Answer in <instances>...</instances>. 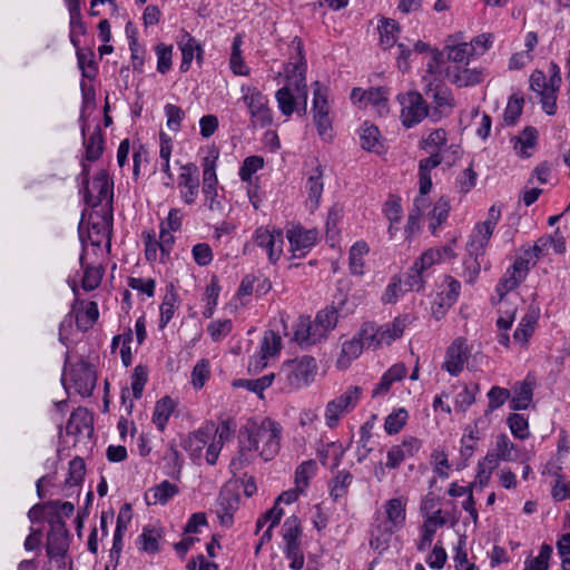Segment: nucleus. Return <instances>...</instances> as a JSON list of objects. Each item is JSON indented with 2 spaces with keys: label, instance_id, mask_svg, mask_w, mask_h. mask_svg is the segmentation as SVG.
<instances>
[{
  "label": "nucleus",
  "instance_id": "nucleus-13",
  "mask_svg": "<svg viewBox=\"0 0 570 570\" xmlns=\"http://www.w3.org/2000/svg\"><path fill=\"white\" fill-rule=\"evenodd\" d=\"M83 195V202L92 210L98 207L107 208L110 204L112 206L114 199V180L109 177L107 170L101 169L94 177L91 186L88 185L87 189H80Z\"/></svg>",
  "mask_w": 570,
  "mask_h": 570
},
{
  "label": "nucleus",
  "instance_id": "nucleus-57",
  "mask_svg": "<svg viewBox=\"0 0 570 570\" xmlns=\"http://www.w3.org/2000/svg\"><path fill=\"white\" fill-rule=\"evenodd\" d=\"M219 158V149L216 145L208 146L206 148V155L202 159L203 168V184L205 183H218L216 167Z\"/></svg>",
  "mask_w": 570,
  "mask_h": 570
},
{
  "label": "nucleus",
  "instance_id": "nucleus-8",
  "mask_svg": "<svg viewBox=\"0 0 570 570\" xmlns=\"http://www.w3.org/2000/svg\"><path fill=\"white\" fill-rule=\"evenodd\" d=\"M114 226V207L94 209L87 220V238L91 246L100 248L106 243L108 250L111 248V235Z\"/></svg>",
  "mask_w": 570,
  "mask_h": 570
},
{
  "label": "nucleus",
  "instance_id": "nucleus-62",
  "mask_svg": "<svg viewBox=\"0 0 570 570\" xmlns=\"http://www.w3.org/2000/svg\"><path fill=\"white\" fill-rule=\"evenodd\" d=\"M389 95L387 87H372L368 89L366 107L372 106L380 116L389 114Z\"/></svg>",
  "mask_w": 570,
  "mask_h": 570
},
{
  "label": "nucleus",
  "instance_id": "nucleus-9",
  "mask_svg": "<svg viewBox=\"0 0 570 570\" xmlns=\"http://www.w3.org/2000/svg\"><path fill=\"white\" fill-rule=\"evenodd\" d=\"M242 100L248 109L250 121L255 127L265 128L273 124V110L268 98L257 87L242 85Z\"/></svg>",
  "mask_w": 570,
  "mask_h": 570
},
{
  "label": "nucleus",
  "instance_id": "nucleus-25",
  "mask_svg": "<svg viewBox=\"0 0 570 570\" xmlns=\"http://www.w3.org/2000/svg\"><path fill=\"white\" fill-rule=\"evenodd\" d=\"M489 463L499 466L500 462H511L518 459V449L505 433L494 438L491 449L484 456Z\"/></svg>",
  "mask_w": 570,
  "mask_h": 570
},
{
  "label": "nucleus",
  "instance_id": "nucleus-54",
  "mask_svg": "<svg viewBox=\"0 0 570 570\" xmlns=\"http://www.w3.org/2000/svg\"><path fill=\"white\" fill-rule=\"evenodd\" d=\"M171 153H173V139L168 134L160 130V132H159V157L161 160L160 170L168 178V181L164 183V185H166V186H168L174 179V175L170 169Z\"/></svg>",
  "mask_w": 570,
  "mask_h": 570
},
{
  "label": "nucleus",
  "instance_id": "nucleus-30",
  "mask_svg": "<svg viewBox=\"0 0 570 570\" xmlns=\"http://www.w3.org/2000/svg\"><path fill=\"white\" fill-rule=\"evenodd\" d=\"M79 236H80V239H81V243H82V250H81V254L79 256V262H80V265H81V267L83 269V275H82V278H81V287L86 292H91V291H95L96 288H98L99 285L101 284L105 269H104V267L101 265H91V264H86L85 263L86 245H85V239H83L81 226L79 227Z\"/></svg>",
  "mask_w": 570,
  "mask_h": 570
},
{
  "label": "nucleus",
  "instance_id": "nucleus-63",
  "mask_svg": "<svg viewBox=\"0 0 570 570\" xmlns=\"http://www.w3.org/2000/svg\"><path fill=\"white\" fill-rule=\"evenodd\" d=\"M451 210L450 200L446 197H441L435 202L432 212L430 213V229L435 234L438 228H441L446 223Z\"/></svg>",
  "mask_w": 570,
  "mask_h": 570
},
{
  "label": "nucleus",
  "instance_id": "nucleus-51",
  "mask_svg": "<svg viewBox=\"0 0 570 570\" xmlns=\"http://www.w3.org/2000/svg\"><path fill=\"white\" fill-rule=\"evenodd\" d=\"M73 48L76 49L77 63L81 71V76L90 80L95 79L98 73V65L94 59L95 53L92 49H82L80 48V45Z\"/></svg>",
  "mask_w": 570,
  "mask_h": 570
},
{
  "label": "nucleus",
  "instance_id": "nucleus-27",
  "mask_svg": "<svg viewBox=\"0 0 570 570\" xmlns=\"http://www.w3.org/2000/svg\"><path fill=\"white\" fill-rule=\"evenodd\" d=\"M66 433L78 440L80 438H89L94 433V417L91 413L82 406L72 411L67 424Z\"/></svg>",
  "mask_w": 570,
  "mask_h": 570
},
{
  "label": "nucleus",
  "instance_id": "nucleus-21",
  "mask_svg": "<svg viewBox=\"0 0 570 570\" xmlns=\"http://www.w3.org/2000/svg\"><path fill=\"white\" fill-rule=\"evenodd\" d=\"M529 82L531 90L537 92L540 97L542 110L549 116L556 115L557 94L559 90H553L551 92L550 80L547 79L546 73L539 69L534 70L530 75Z\"/></svg>",
  "mask_w": 570,
  "mask_h": 570
},
{
  "label": "nucleus",
  "instance_id": "nucleus-60",
  "mask_svg": "<svg viewBox=\"0 0 570 570\" xmlns=\"http://www.w3.org/2000/svg\"><path fill=\"white\" fill-rule=\"evenodd\" d=\"M274 380L275 374L271 373L254 380L239 379L234 381L233 385L235 387L246 389L247 391L258 395L259 399H264V391L273 384Z\"/></svg>",
  "mask_w": 570,
  "mask_h": 570
},
{
  "label": "nucleus",
  "instance_id": "nucleus-14",
  "mask_svg": "<svg viewBox=\"0 0 570 570\" xmlns=\"http://www.w3.org/2000/svg\"><path fill=\"white\" fill-rule=\"evenodd\" d=\"M401 109V121L405 128H412L428 116V105L417 91L401 92L396 96Z\"/></svg>",
  "mask_w": 570,
  "mask_h": 570
},
{
  "label": "nucleus",
  "instance_id": "nucleus-37",
  "mask_svg": "<svg viewBox=\"0 0 570 570\" xmlns=\"http://www.w3.org/2000/svg\"><path fill=\"white\" fill-rule=\"evenodd\" d=\"M428 252H423L417 259L413 263L410 269L402 275L403 285L409 292L420 291L424 285V272L428 268L425 263Z\"/></svg>",
  "mask_w": 570,
  "mask_h": 570
},
{
  "label": "nucleus",
  "instance_id": "nucleus-19",
  "mask_svg": "<svg viewBox=\"0 0 570 570\" xmlns=\"http://www.w3.org/2000/svg\"><path fill=\"white\" fill-rule=\"evenodd\" d=\"M430 91L433 92L430 101V121L438 122L453 112L455 99L452 90L445 85L430 87Z\"/></svg>",
  "mask_w": 570,
  "mask_h": 570
},
{
  "label": "nucleus",
  "instance_id": "nucleus-18",
  "mask_svg": "<svg viewBox=\"0 0 570 570\" xmlns=\"http://www.w3.org/2000/svg\"><path fill=\"white\" fill-rule=\"evenodd\" d=\"M471 355L465 337H456L450 346L446 348L445 358L442 364V368L452 376H458L464 368Z\"/></svg>",
  "mask_w": 570,
  "mask_h": 570
},
{
  "label": "nucleus",
  "instance_id": "nucleus-56",
  "mask_svg": "<svg viewBox=\"0 0 570 570\" xmlns=\"http://www.w3.org/2000/svg\"><path fill=\"white\" fill-rule=\"evenodd\" d=\"M384 513H381L386 522L401 529L405 522V504L401 498H393L385 502Z\"/></svg>",
  "mask_w": 570,
  "mask_h": 570
},
{
  "label": "nucleus",
  "instance_id": "nucleus-32",
  "mask_svg": "<svg viewBox=\"0 0 570 570\" xmlns=\"http://www.w3.org/2000/svg\"><path fill=\"white\" fill-rule=\"evenodd\" d=\"M366 350L363 340L358 337V332L353 335L352 338L345 340L341 346V354L336 361V367L340 370H346L350 367L353 361L357 360L363 351Z\"/></svg>",
  "mask_w": 570,
  "mask_h": 570
},
{
  "label": "nucleus",
  "instance_id": "nucleus-38",
  "mask_svg": "<svg viewBox=\"0 0 570 570\" xmlns=\"http://www.w3.org/2000/svg\"><path fill=\"white\" fill-rule=\"evenodd\" d=\"M538 141V130L532 127H525L522 132L511 138L515 154L522 158L532 156Z\"/></svg>",
  "mask_w": 570,
  "mask_h": 570
},
{
  "label": "nucleus",
  "instance_id": "nucleus-50",
  "mask_svg": "<svg viewBox=\"0 0 570 570\" xmlns=\"http://www.w3.org/2000/svg\"><path fill=\"white\" fill-rule=\"evenodd\" d=\"M218 183H205L202 186L205 205L208 210L225 216V196L218 194Z\"/></svg>",
  "mask_w": 570,
  "mask_h": 570
},
{
  "label": "nucleus",
  "instance_id": "nucleus-12",
  "mask_svg": "<svg viewBox=\"0 0 570 570\" xmlns=\"http://www.w3.org/2000/svg\"><path fill=\"white\" fill-rule=\"evenodd\" d=\"M50 530L47 535V556L56 562L58 570L66 569V557L69 549V531L65 521L55 518L49 522Z\"/></svg>",
  "mask_w": 570,
  "mask_h": 570
},
{
  "label": "nucleus",
  "instance_id": "nucleus-39",
  "mask_svg": "<svg viewBox=\"0 0 570 570\" xmlns=\"http://www.w3.org/2000/svg\"><path fill=\"white\" fill-rule=\"evenodd\" d=\"M244 45V35L236 33L232 41V51L229 57V68L235 76H249L250 68L243 58L242 46Z\"/></svg>",
  "mask_w": 570,
  "mask_h": 570
},
{
  "label": "nucleus",
  "instance_id": "nucleus-36",
  "mask_svg": "<svg viewBox=\"0 0 570 570\" xmlns=\"http://www.w3.org/2000/svg\"><path fill=\"white\" fill-rule=\"evenodd\" d=\"M81 134L83 137V148H85V160L89 163L97 161L105 149V139L104 132L99 126H96L94 131L86 137L85 126L81 128Z\"/></svg>",
  "mask_w": 570,
  "mask_h": 570
},
{
  "label": "nucleus",
  "instance_id": "nucleus-46",
  "mask_svg": "<svg viewBox=\"0 0 570 570\" xmlns=\"http://www.w3.org/2000/svg\"><path fill=\"white\" fill-rule=\"evenodd\" d=\"M513 395L510 396V409L513 411L527 410L533 399V385L531 382L523 381L514 384Z\"/></svg>",
  "mask_w": 570,
  "mask_h": 570
},
{
  "label": "nucleus",
  "instance_id": "nucleus-35",
  "mask_svg": "<svg viewBox=\"0 0 570 570\" xmlns=\"http://www.w3.org/2000/svg\"><path fill=\"white\" fill-rule=\"evenodd\" d=\"M353 480L354 476L350 471L344 469L337 471V473L327 483L330 498L335 503H341L343 500H346Z\"/></svg>",
  "mask_w": 570,
  "mask_h": 570
},
{
  "label": "nucleus",
  "instance_id": "nucleus-6",
  "mask_svg": "<svg viewBox=\"0 0 570 570\" xmlns=\"http://www.w3.org/2000/svg\"><path fill=\"white\" fill-rule=\"evenodd\" d=\"M419 195L413 200L404 228L405 240L409 243H412L422 233L421 218L428 207V157L420 159L419 163Z\"/></svg>",
  "mask_w": 570,
  "mask_h": 570
},
{
  "label": "nucleus",
  "instance_id": "nucleus-22",
  "mask_svg": "<svg viewBox=\"0 0 570 570\" xmlns=\"http://www.w3.org/2000/svg\"><path fill=\"white\" fill-rule=\"evenodd\" d=\"M178 188L181 200L186 205H194L199 193V170L194 163H187L180 168Z\"/></svg>",
  "mask_w": 570,
  "mask_h": 570
},
{
  "label": "nucleus",
  "instance_id": "nucleus-55",
  "mask_svg": "<svg viewBox=\"0 0 570 570\" xmlns=\"http://www.w3.org/2000/svg\"><path fill=\"white\" fill-rule=\"evenodd\" d=\"M76 327L79 332H87L94 327L99 318V307L98 303L95 301H90L86 305L85 311H76Z\"/></svg>",
  "mask_w": 570,
  "mask_h": 570
},
{
  "label": "nucleus",
  "instance_id": "nucleus-45",
  "mask_svg": "<svg viewBox=\"0 0 570 570\" xmlns=\"http://www.w3.org/2000/svg\"><path fill=\"white\" fill-rule=\"evenodd\" d=\"M539 314L535 311L527 312L520 320L514 333L513 340L521 346H527L530 337L534 333Z\"/></svg>",
  "mask_w": 570,
  "mask_h": 570
},
{
  "label": "nucleus",
  "instance_id": "nucleus-4",
  "mask_svg": "<svg viewBox=\"0 0 570 570\" xmlns=\"http://www.w3.org/2000/svg\"><path fill=\"white\" fill-rule=\"evenodd\" d=\"M316 373V360L311 355H303L285 361L282 364L277 377L279 381L285 382V387L297 390L312 384Z\"/></svg>",
  "mask_w": 570,
  "mask_h": 570
},
{
  "label": "nucleus",
  "instance_id": "nucleus-41",
  "mask_svg": "<svg viewBox=\"0 0 570 570\" xmlns=\"http://www.w3.org/2000/svg\"><path fill=\"white\" fill-rule=\"evenodd\" d=\"M448 78L458 88L472 87L483 81L484 71L482 68H456Z\"/></svg>",
  "mask_w": 570,
  "mask_h": 570
},
{
  "label": "nucleus",
  "instance_id": "nucleus-28",
  "mask_svg": "<svg viewBox=\"0 0 570 570\" xmlns=\"http://www.w3.org/2000/svg\"><path fill=\"white\" fill-rule=\"evenodd\" d=\"M283 71L286 81L284 86L293 87L297 97H303V109L305 110L307 100V67L303 68V66L296 62L286 61L283 63Z\"/></svg>",
  "mask_w": 570,
  "mask_h": 570
},
{
  "label": "nucleus",
  "instance_id": "nucleus-11",
  "mask_svg": "<svg viewBox=\"0 0 570 570\" xmlns=\"http://www.w3.org/2000/svg\"><path fill=\"white\" fill-rule=\"evenodd\" d=\"M492 235L493 230L480 224L474 225L466 243L468 255L470 258H473L472 263L469 261H465L464 263L469 271V277L466 279L468 283H473L478 277L481 271V262L479 258L483 257Z\"/></svg>",
  "mask_w": 570,
  "mask_h": 570
},
{
  "label": "nucleus",
  "instance_id": "nucleus-64",
  "mask_svg": "<svg viewBox=\"0 0 570 570\" xmlns=\"http://www.w3.org/2000/svg\"><path fill=\"white\" fill-rule=\"evenodd\" d=\"M524 106V98L522 92H513L507 102L504 112H503V121L508 126H513L519 120L522 115Z\"/></svg>",
  "mask_w": 570,
  "mask_h": 570
},
{
  "label": "nucleus",
  "instance_id": "nucleus-44",
  "mask_svg": "<svg viewBox=\"0 0 570 570\" xmlns=\"http://www.w3.org/2000/svg\"><path fill=\"white\" fill-rule=\"evenodd\" d=\"M222 292V286L219 284V279L217 275H212L209 282L207 283L202 301L205 303V307L203 311V316L205 318H212L215 309L218 305L219 295Z\"/></svg>",
  "mask_w": 570,
  "mask_h": 570
},
{
  "label": "nucleus",
  "instance_id": "nucleus-29",
  "mask_svg": "<svg viewBox=\"0 0 570 570\" xmlns=\"http://www.w3.org/2000/svg\"><path fill=\"white\" fill-rule=\"evenodd\" d=\"M86 475V463L82 458L76 456L69 462L68 474L62 487L65 497H79Z\"/></svg>",
  "mask_w": 570,
  "mask_h": 570
},
{
  "label": "nucleus",
  "instance_id": "nucleus-34",
  "mask_svg": "<svg viewBox=\"0 0 570 570\" xmlns=\"http://www.w3.org/2000/svg\"><path fill=\"white\" fill-rule=\"evenodd\" d=\"M294 340L299 344H315L323 338V333H320L315 323L309 316L302 315L293 326Z\"/></svg>",
  "mask_w": 570,
  "mask_h": 570
},
{
  "label": "nucleus",
  "instance_id": "nucleus-53",
  "mask_svg": "<svg viewBox=\"0 0 570 570\" xmlns=\"http://www.w3.org/2000/svg\"><path fill=\"white\" fill-rule=\"evenodd\" d=\"M375 419V416H373ZM374 420H367L360 428V440L356 446V459L357 462H363L368 454L373 451L372 438H373Z\"/></svg>",
  "mask_w": 570,
  "mask_h": 570
},
{
  "label": "nucleus",
  "instance_id": "nucleus-40",
  "mask_svg": "<svg viewBox=\"0 0 570 570\" xmlns=\"http://www.w3.org/2000/svg\"><path fill=\"white\" fill-rule=\"evenodd\" d=\"M179 305V295L174 286V284H169L166 286V294L163 298V302L159 307L160 318L159 325L161 328L166 327L169 322L174 318L176 308Z\"/></svg>",
  "mask_w": 570,
  "mask_h": 570
},
{
  "label": "nucleus",
  "instance_id": "nucleus-23",
  "mask_svg": "<svg viewBox=\"0 0 570 570\" xmlns=\"http://www.w3.org/2000/svg\"><path fill=\"white\" fill-rule=\"evenodd\" d=\"M282 348V337L281 335L273 331L268 330L264 332L263 338L259 343V355L252 356L248 363V368H254L255 371L263 368L266 366V361L269 357L277 355Z\"/></svg>",
  "mask_w": 570,
  "mask_h": 570
},
{
  "label": "nucleus",
  "instance_id": "nucleus-20",
  "mask_svg": "<svg viewBox=\"0 0 570 570\" xmlns=\"http://www.w3.org/2000/svg\"><path fill=\"white\" fill-rule=\"evenodd\" d=\"M318 233L316 229H306L301 225H294L286 230L291 252L294 257H305L317 242Z\"/></svg>",
  "mask_w": 570,
  "mask_h": 570
},
{
  "label": "nucleus",
  "instance_id": "nucleus-16",
  "mask_svg": "<svg viewBox=\"0 0 570 570\" xmlns=\"http://www.w3.org/2000/svg\"><path fill=\"white\" fill-rule=\"evenodd\" d=\"M315 166L304 173V190L306 193V205L311 212L316 210L321 205L324 191V168L317 158Z\"/></svg>",
  "mask_w": 570,
  "mask_h": 570
},
{
  "label": "nucleus",
  "instance_id": "nucleus-42",
  "mask_svg": "<svg viewBox=\"0 0 570 570\" xmlns=\"http://www.w3.org/2000/svg\"><path fill=\"white\" fill-rule=\"evenodd\" d=\"M163 538V530L160 528L146 525L142 528L141 533L137 537V544L139 550L156 554L160 551L159 541Z\"/></svg>",
  "mask_w": 570,
  "mask_h": 570
},
{
  "label": "nucleus",
  "instance_id": "nucleus-43",
  "mask_svg": "<svg viewBox=\"0 0 570 570\" xmlns=\"http://www.w3.org/2000/svg\"><path fill=\"white\" fill-rule=\"evenodd\" d=\"M178 48L181 52V61L179 66L180 72H187L190 69L195 58V52L199 49V42L186 30L181 31V39L178 41Z\"/></svg>",
  "mask_w": 570,
  "mask_h": 570
},
{
  "label": "nucleus",
  "instance_id": "nucleus-49",
  "mask_svg": "<svg viewBox=\"0 0 570 570\" xmlns=\"http://www.w3.org/2000/svg\"><path fill=\"white\" fill-rule=\"evenodd\" d=\"M358 135L361 147L364 150L380 153L379 149L382 147L381 132L375 125L364 121L360 127Z\"/></svg>",
  "mask_w": 570,
  "mask_h": 570
},
{
  "label": "nucleus",
  "instance_id": "nucleus-61",
  "mask_svg": "<svg viewBox=\"0 0 570 570\" xmlns=\"http://www.w3.org/2000/svg\"><path fill=\"white\" fill-rule=\"evenodd\" d=\"M297 98V94L289 86H283L276 91L275 99L283 116L291 117L294 114Z\"/></svg>",
  "mask_w": 570,
  "mask_h": 570
},
{
  "label": "nucleus",
  "instance_id": "nucleus-47",
  "mask_svg": "<svg viewBox=\"0 0 570 570\" xmlns=\"http://www.w3.org/2000/svg\"><path fill=\"white\" fill-rule=\"evenodd\" d=\"M176 406L177 403L168 395L156 402L153 413V423L156 425L158 431L164 432L166 430L168 421Z\"/></svg>",
  "mask_w": 570,
  "mask_h": 570
},
{
  "label": "nucleus",
  "instance_id": "nucleus-7",
  "mask_svg": "<svg viewBox=\"0 0 570 570\" xmlns=\"http://www.w3.org/2000/svg\"><path fill=\"white\" fill-rule=\"evenodd\" d=\"M362 394V387L351 385L342 394L328 401L324 410L325 425L331 430L336 429L342 417L356 409L361 402Z\"/></svg>",
  "mask_w": 570,
  "mask_h": 570
},
{
  "label": "nucleus",
  "instance_id": "nucleus-17",
  "mask_svg": "<svg viewBox=\"0 0 570 570\" xmlns=\"http://www.w3.org/2000/svg\"><path fill=\"white\" fill-rule=\"evenodd\" d=\"M71 386L81 396H90L96 387L97 376L94 366L85 361L71 365L69 371Z\"/></svg>",
  "mask_w": 570,
  "mask_h": 570
},
{
  "label": "nucleus",
  "instance_id": "nucleus-48",
  "mask_svg": "<svg viewBox=\"0 0 570 570\" xmlns=\"http://www.w3.org/2000/svg\"><path fill=\"white\" fill-rule=\"evenodd\" d=\"M178 492L179 489L175 483L164 480L149 490V493L146 494V501L148 504H166Z\"/></svg>",
  "mask_w": 570,
  "mask_h": 570
},
{
  "label": "nucleus",
  "instance_id": "nucleus-5",
  "mask_svg": "<svg viewBox=\"0 0 570 570\" xmlns=\"http://www.w3.org/2000/svg\"><path fill=\"white\" fill-rule=\"evenodd\" d=\"M255 247L265 252L271 265H276L284 248L283 230L276 227L258 226L253 232L250 240L244 244L243 254L249 255Z\"/></svg>",
  "mask_w": 570,
  "mask_h": 570
},
{
  "label": "nucleus",
  "instance_id": "nucleus-3",
  "mask_svg": "<svg viewBox=\"0 0 570 570\" xmlns=\"http://www.w3.org/2000/svg\"><path fill=\"white\" fill-rule=\"evenodd\" d=\"M405 325V318L400 316L381 325L374 321H365L357 332L366 350L377 351L383 346H390L400 338L404 333Z\"/></svg>",
  "mask_w": 570,
  "mask_h": 570
},
{
  "label": "nucleus",
  "instance_id": "nucleus-52",
  "mask_svg": "<svg viewBox=\"0 0 570 570\" xmlns=\"http://www.w3.org/2000/svg\"><path fill=\"white\" fill-rule=\"evenodd\" d=\"M370 252V247L366 242L357 240L350 248L348 253V267L353 275L361 276L364 274V256Z\"/></svg>",
  "mask_w": 570,
  "mask_h": 570
},
{
  "label": "nucleus",
  "instance_id": "nucleus-1",
  "mask_svg": "<svg viewBox=\"0 0 570 570\" xmlns=\"http://www.w3.org/2000/svg\"><path fill=\"white\" fill-rule=\"evenodd\" d=\"M282 432V425L271 417L249 422L240 432L239 461L249 463L255 456L273 460L281 449Z\"/></svg>",
  "mask_w": 570,
  "mask_h": 570
},
{
  "label": "nucleus",
  "instance_id": "nucleus-26",
  "mask_svg": "<svg viewBox=\"0 0 570 570\" xmlns=\"http://www.w3.org/2000/svg\"><path fill=\"white\" fill-rule=\"evenodd\" d=\"M240 497L228 489L220 490L216 500V514L223 527L229 528L234 524V514L239 508Z\"/></svg>",
  "mask_w": 570,
  "mask_h": 570
},
{
  "label": "nucleus",
  "instance_id": "nucleus-10",
  "mask_svg": "<svg viewBox=\"0 0 570 570\" xmlns=\"http://www.w3.org/2000/svg\"><path fill=\"white\" fill-rule=\"evenodd\" d=\"M460 145L448 144L446 131L442 128L430 134V169L443 165L453 166L461 157Z\"/></svg>",
  "mask_w": 570,
  "mask_h": 570
},
{
  "label": "nucleus",
  "instance_id": "nucleus-33",
  "mask_svg": "<svg viewBox=\"0 0 570 570\" xmlns=\"http://www.w3.org/2000/svg\"><path fill=\"white\" fill-rule=\"evenodd\" d=\"M407 374V368L404 363H395L387 371L383 373L380 382L372 391V397L385 396L390 392L392 385L402 381Z\"/></svg>",
  "mask_w": 570,
  "mask_h": 570
},
{
  "label": "nucleus",
  "instance_id": "nucleus-2",
  "mask_svg": "<svg viewBox=\"0 0 570 570\" xmlns=\"http://www.w3.org/2000/svg\"><path fill=\"white\" fill-rule=\"evenodd\" d=\"M462 32L449 36L443 50L430 48V76L450 77L451 67L445 62L444 55L449 61L454 63L468 65L472 55L468 42H456L462 40Z\"/></svg>",
  "mask_w": 570,
  "mask_h": 570
},
{
  "label": "nucleus",
  "instance_id": "nucleus-31",
  "mask_svg": "<svg viewBox=\"0 0 570 570\" xmlns=\"http://www.w3.org/2000/svg\"><path fill=\"white\" fill-rule=\"evenodd\" d=\"M214 433V422L205 421L197 430L191 432L184 441V449L191 456H199L204 448L209 443Z\"/></svg>",
  "mask_w": 570,
  "mask_h": 570
},
{
  "label": "nucleus",
  "instance_id": "nucleus-58",
  "mask_svg": "<svg viewBox=\"0 0 570 570\" xmlns=\"http://www.w3.org/2000/svg\"><path fill=\"white\" fill-rule=\"evenodd\" d=\"M377 30L380 33V43L383 49H390L396 43L400 33V26L394 19H381Z\"/></svg>",
  "mask_w": 570,
  "mask_h": 570
},
{
  "label": "nucleus",
  "instance_id": "nucleus-15",
  "mask_svg": "<svg viewBox=\"0 0 570 570\" xmlns=\"http://www.w3.org/2000/svg\"><path fill=\"white\" fill-rule=\"evenodd\" d=\"M460 291V282L452 276H445L440 284H436V296L432 305V315L435 320L439 321L445 316L458 301Z\"/></svg>",
  "mask_w": 570,
  "mask_h": 570
},
{
  "label": "nucleus",
  "instance_id": "nucleus-24",
  "mask_svg": "<svg viewBox=\"0 0 570 570\" xmlns=\"http://www.w3.org/2000/svg\"><path fill=\"white\" fill-rule=\"evenodd\" d=\"M397 530L399 528L386 522L381 513H376L371 524L370 547L382 553L390 547L392 537Z\"/></svg>",
  "mask_w": 570,
  "mask_h": 570
},
{
  "label": "nucleus",
  "instance_id": "nucleus-59",
  "mask_svg": "<svg viewBox=\"0 0 570 570\" xmlns=\"http://www.w3.org/2000/svg\"><path fill=\"white\" fill-rule=\"evenodd\" d=\"M313 86L312 116L330 115L328 87L322 85L320 81H315Z\"/></svg>",
  "mask_w": 570,
  "mask_h": 570
}]
</instances>
